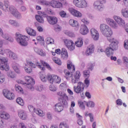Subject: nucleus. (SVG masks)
I'll list each match as a JSON object with an SVG mask.
<instances>
[{"label":"nucleus","instance_id":"1","mask_svg":"<svg viewBox=\"0 0 128 128\" xmlns=\"http://www.w3.org/2000/svg\"><path fill=\"white\" fill-rule=\"evenodd\" d=\"M108 40L110 42V44L106 49L105 52L107 56H111L118 48V42L112 38V37L108 38Z\"/></svg>","mask_w":128,"mask_h":128},{"label":"nucleus","instance_id":"2","mask_svg":"<svg viewBox=\"0 0 128 128\" xmlns=\"http://www.w3.org/2000/svg\"><path fill=\"white\" fill-rule=\"evenodd\" d=\"M64 73L65 74V78L68 80L72 78V84H74L80 82V71H76L74 76H72V72H68V70H64Z\"/></svg>","mask_w":128,"mask_h":128},{"label":"nucleus","instance_id":"3","mask_svg":"<svg viewBox=\"0 0 128 128\" xmlns=\"http://www.w3.org/2000/svg\"><path fill=\"white\" fill-rule=\"evenodd\" d=\"M2 46H4V40L0 38V54H8L10 58L13 60H16L18 58V54L14 53V52H12V51L8 49H5L4 50V49H2Z\"/></svg>","mask_w":128,"mask_h":128},{"label":"nucleus","instance_id":"4","mask_svg":"<svg viewBox=\"0 0 128 128\" xmlns=\"http://www.w3.org/2000/svg\"><path fill=\"white\" fill-rule=\"evenodd\" d=\"M100 30L102 34L107 38V40L112 38L110 36L113 34V32L112 28H110V26L104 24H100Z\"/></svg>","mask_w":128,"mask_h":128},{"label":"nucleus","instance_id":"5","mask_svg":"<svg viewBox=\"0 0 128 128\" xmlns=\"http://www.w3.org/2000/svg\"><path fill=\"white\" fill-rule=\"evenodd\" d=\"M16 40L19 43L20 46H26L28 44V37L26 36L22 35L20 32H16Z\"/></svg>","mask_w":128,"mask_h":128},{"label":"nucleus","instance_id":"6","mask_svg":"<svg viewBox=\"0 0 128 128\" xmlns=\"http://www.w3.org/2000/svg\"><path fill=\"white\" fill-rule=\"evenodd\" d=\"M26 84H27V88L31 90H34V80L30 76H26L25 78Z\"/></svg>","mask_w":128,"mask_h":128},{"label":"nucleus","instance_id":"7","mask_svg":"<svg viewBox=\"0 0 128 128\" xmlns=\"http://www.w3.org/2000/svg\"><path fill=\"white\" fill-rule=\"evenodd\" d=\"M73 4L75 6L79 8H88V2L86 0H74Z\"/></svg>","mask_w":128,"mask_h":128},{"label":"nucleus","instance_id":"8","mask_svg":"<svg viewBox=\"0 0 128 128\" xmlns=\"http://www.w3.org/2000/svg\"><path fill=\"white\" fill-rule=\"evenodd\" d=\"M36 66H38V68H40L41 70H46V68L44 66H46L48 68V70H52V68H50V66L48 64L44 62V61L41 60L40 62L36 61Z\"/></svg>","mask_w":128,"mask_h":128},{"label":"nucleus","instance_id":"9","mask_svg":"<svg viewBox=\"0 0 128 128\" xmlns=\"http://www.w3.org/2000/svg\"><path fill=\"white\" fill-rule=\"evenodd\" d=\"M48 80L50 84H60V80H62L60 76L54 74L49 76Z\"/></svg>","mask_w":128,"mask_h":128},{"label":"nucleus","instance_id":"10","mask_svg":"<svg viewBox=\"0 0 128 128\" xmlns=\"http://www.w3.org/2000/svg\"><path fill=\"white\" fill-rule=\"evenodd\" d=\"M9 12H10L18 20H20L22 18V14L16 10V8L14 6H10V7Z\"/></svg>","mask_w":128,"mask_h":128},{"label":"nucleus","instance_id":"11","mask_svg":"<svg viewBox=\"0 0 128 128\" xmlns=\"http://www.w3.org/2000/svg\"><path fill=\"white\" fill-rule=\"evenodd\" d=\"M10 114L4 112H0V128H4V124L2 118L4 120H8L10 118Z\"/></svg>","mask_w":128,"mask_h":128},{"label":"nucleus","instance_id":"12","mask_svg":"<svg viewBox=\"0 0 128 128\" xmlns=\"http://www.w3.org/2000/svg\"><path fill=\"white\" fill-rule=\"evenodd\" d=\"M78 86H74V90L76 94H82L84 90V84L82 82H78Z\"/></svg>","mask_w":128,"mask_h":128},{"label":"nucleus","instance_id":"13","mask_svg":"<svg viewBox=\"0 0 128 128\" xmlns=\"http://www.w3.org/2000/svg\"><path fill=\"white\" fill-rule=\"evenodd\" d=\"M106 24L112 28H114V30H118V24L116 23L117 22L116 21L110 18H106Z\"/></svg>","mask_w":128,"mask_h":128},{"label":"nucleus","instance_id":"14","mask_svg":"<svg viewBox=\"0 0 128 128\" xmlns=\"http://www.w3.org/2000/svg\"><path fill=\"white\" fill-rule=\"evenodd\" d=\"M64 42L65 46H66V48L69 50H74V43L72 40L68 39L64 40Z\"/></svg>","mask_w":128,"mask_h":128},{"label":"nucleus","instance_id":"15","mask_svg":"<svg viewBox=\"0 0 128 128\" xmlns=\"http://www.w3.org/2000/svg\"><path fill=\"white\" fill-rule=\"evenodd\" d=\"M94 8L98 12H102L104 8V4L100 1L98 0L94 2Z\"/></svg>","mask_w":128,"mask_h":128},{"label":"nucleus","instance_id":"16","mask_svg":"<svg viewBox=\"0 0 128 128\" xmlns=\"http://www.w3.org/2000/svg\"><path fill=\"white\" fill-rule=\"evenodd\" d=\"M3 94L6 98H8V100H14V94L8 90H3Z\"/></svg>","mask_w":128,"mask_h":128},{"label":"nucleus","instance_id":"17","mask_svg":"<svg viewBox=\"0 0 128 128\" xmlns=\"http://www.w3.org/2000/svg\"><path fill=\"white\" fill-rule=\"evenodd\" d=\"M30 66L32 68H36V66H36V64H34V63H32V62H29V64H27L24 67L25 71L28 74H30V72H32V68H30Z\"/></svg>","mask_w":128,"mask_h":128},{"label":"nucleus","instance_id":"18","mask_svg":"<svg viewBox=\"0 0 128 128\" xmlns=\"http://www.w3.org/2000/svg\"><path fill=\"white\" fill-rule=\"evenodd\" d=\"M68 106V102L66 100H64L62 102V103H58L55 105V110L56 112H60L64 110V106Z\"/></svg>","mask_w":128,"mask_h":128},{"label":"nucleus","instance_id":"19","mask_svg":"<svg viewBox=\"0 0 128 128\" xmlns=\"http://www.w3.org/2000/svg\"><path fill=\"white\" fill-rule=\"evenodd\" d=\"M10 2L8 1H4V5L2 2H0V8L4 12H10Z\"/></svg>","mask_w":128,"mask_h":128},{"label":"nucleus","instance_id":"20","mask_svg":"<svg viewBox=\"0 0 128 128\" xmlns=\"http://www.w3.org/2000/svg\"><path fill=\"white\" fill-rule=\"evenodd\" d=\"M68 10L74 16H76V18H82V14L80 11H78V10L73 8H69Z\"/></svg>","mask_w":128,"mask_h":128},{"label":"nucleus","instance_id":"21","mask_svg":"<svg viewBox=\"0 0 128 128\" xmlns=\"http://www.w3.org/2000/svg\"><path fill=\"white\" fill-rule=\"evenodd\" d=\"M91 36L94 40H98L100 38V34L94 28L90 30Z\"/></svg>","mask_w":128,"mask_h":128},{"label":"nucleus","instance_id":"22","mask_svg":"<svg viewBox=\"0 0 128 128\" xmlns=\"http://www.w3.org/2000/svg\"><path fill=\"white\" fill-rule=\"evenodd\" d=\"M114 18L119 26H126V22H124V20L122 18L114 16Z\"/></svg>","mask_w":128,"mask_h":128},{"label":"nucleus","instance_id":"23","mask_svg":"<svg viewBox=\"0 0 128 128\" xmlns=\"http://www.w3.org/2000/svg\"><path fill=\"white\" fill-rule=\"evenodd\" d=\"M46 18L48 22H49L50 24L54 25L58 23V18L54 16H48Z\"/></svg>","mask_w":128,"mask_h":128},{"label":"nucleus","instance_id":"24","mask_svg":"<svg viewBox=\"0 0 128 128\" xmlns=\"http://www.w3.org/2000/svg\"><path fill=\"white\" fill-rule=\"evenodd\" d=\"M80 32L83 36H86L88 34V28L86 26V24H82L80 26Z\"/></svg>","mask_w":128,"mask_h":128},{"label":"nucleus","instance_id":"25","mask_svg":"<svg viewBox=\"0 0 128 128\" xmlns=\"http://www.w3.org/2000/svg\"><path fill=\"white\" fill-rule=\"evenodd\" d=\"M18 116L21 120H26L28 118L26 113L23 110H18Z\"/></svg>","mask_w":128,"mask_h":128},{"label":"nucleus","instance_id":"26","mask_svg":"<svg viewBox=\"0 0 128 128\" xmlns=\"http://www.w3.org/2000/svg\"><path fill=\"white\" fill-rule=\"evenodd\" d=\"M1 36L2 38H4V40L10 42H14V38L10 36L8 34H4V32H2V34H1Z\"/></svg>","mask_w":128,"mask_h":128},{"label":"nucleus","instance_id":"27","mask_svg":"<svg viewBox=\"0 0 128 128\" xmlns=\"http://www.w3.org/2000/svg\"><path fill=\"white\" fill-rule=\"evenodd\" d=\"M94 52V44H91L88 47L87 50L86 52V54L87 56H90Z\"/></svg>","mask_w":128,"mask_h":128},{"label":"nucleus","instance_id":"28","mask_svg":"<svg viewBox=\"0 0 128 128\" xmlns=\"http://www.w3.org/2000/svg\"><path fill=\"white\" fill-rule=\"evenodd\" d=\"M26 30L29 36H36V30L30 27L26 28Z\"/></svg>","mask_w":128,"mask_h":128},{"label":"nucleus","instance_id":"29","mask_svg":"<svg viewBox=\"0 0 128 128\" xmlns=\"http://www.w3.org/2000/svg\"><path fill=\"white\" fill-rule=\"evenodd\" d=\"M51 6L52 8H60L61 6H62V3L57 0H52L51 2Z\"/></svg>","mask_w":128,"mask_h":128},{"label":"nucleus","instance_id":"30","mask_svg":"<svg viewBox=\"0 0 128 128\" xmlns=\"http://www.w3.org/2000/svg\"><path fill=\"white\" fill-rule=\"evenodd\" d=\"M68 51L66 48H62L61 52V58H62V60H68Z\"/></svg>","mask_w":128,"mask_h":128},{"label":"nucleus","instance_id":"31","mask_svg":"<svg viewBox=\"0 0 128 128\" xmlns=\"http://www.w3.org/2000/svg\"><path fill=\"white\" fill-rule=\"evenodd\" d=\"M12 68L16 74H20V64L16 62H14L12 64Z\"/></svg>","mask_w":128,"mask_h":128},{"label":"nucleus","instance_id":"32","mask_svg":"<svg viewBox=\"0 0 128 128\" xmlns=\"http://www.w3.org/2000/svg\"><path fill=\"white\" fill-rule=\"evenodd\" d=\"M34 50L35 52H36L38 54L41 56H46V52L42 49H39L38 48H34Z\"/></svg>","mask_w":128,"mask_h":128},{"label":"nucleus","instance_id":"33","mask_svg":"<svg viewBox=\"0 0 128 128\" xmlns=\"http://www.w3.org/2000/svg\"><path fill=\"white\" fill-rule=\"evenodd\" d=\"M8 24L10 26H14L15 28H18V26H20V24L16 20H8Z\"/></svg>","mask_w":128,"mask_h":128},{"label":"nucleus","instance_id":"34","mask_svg":"<svg viewBox=\"0 0 128 128\" xmlns=\"http://www.w3.org/2000/svg\"><path fill=\"white\" fill-rule=\"evenodd\" d=\"M75 44L78 48H82V44H84V40L82 38H78L75 42Z\"/></svg>","mask_w":128,"mask_h":128},{"label":"nucleus","instance_id":"35","mask_svg":"<svg viewBox=\"0 0 128 128\" xmlns=\"http://www.w3.org/2000/svg\"><path fill=\"white\" fill-rule=\"evenodd\" d=\"M122 14L124 18H128V8H124L122 10Z\"/></svg>","mask_w":128,"mask_h":128},{"label":"nucleus","instance_id":"36","mask_svg":"<svg viewBox=\"0 0 128 128\" xmlns=\"http://www.w3.org/2000/svg\"><path fill=\"white\" fill-rule=\"evenodd\" d=\"M78 106L82 110H86V106H84V102L82 101L79 100H78Z\"/></svg>","mask_w":128,"mask_h":128},{"label":"nucleus","instance_id":"37","mask_svg":"<svg viewBox=\"0 0 128 128\" xmlns=\"http://www.w3.org/2000/svg\"><path fill=\"white\" fill-rule=\"evenodd\" d=\"M69 24L71 26H78V22L76 20H69Z\"/></svg>","mask_w":128,"mask_h":128},{"label":"nucleus","instance_id":"38","mask_svg":"<svg viewBox=\"0 0 128 128\" xmlns=\"http://www.w3.org/2000/svg\"><path fill=\"white\" fill-rule=\"evenodd\" d=\"M52 60L54 62H55V64H58V66H62V62L60 58L57 57H54L52 58Z\"/></svg>","mask_w":128,"mask_h":128},{"label":"nucleus","instance_id":"39","mask_svg":"<svg viewBox=\"0 0 128 128\" xmlns=\"http://www.w3.org/2000/svg\"><path fill=\"white\" fill-rule=\"evenodd\" d=\"M35 18L36 20L40 22V24H44V18L42 16H40L39 15H36Z\"/></svg>","mask_w":128,"mask_h":128},{"label":"nucleus","instance_id":"40","mask_svg":"<svg viewBox=\"0 0 128 128\" xmlns=\"http://www.w3.org/2000/svg\"><path fill=\"white\" fill-rule=\"evenodd\" d=\"M7 76L9 78H16V74H14V72L12 71H8L7 72Z\"/></svg>","mask_w":128,"mask_h":128},{"label":"nucleus","instance_id":"41","mask_svg":"<svg viewBox=\"0 0 128 128\" xmlns=\"http://www.w3.org/2000/svg\"><path fill=\"white\" fill-rule=\"evenodd\" d=\"M16 102L18 104L22 106L24 105V100L21 98H18L16 100Z\"/></svg>","mask_w":128,"mask_h":128},{"label":"nucleus","instance_id":"42","mask_svg":"<svg viewBox=\"0 0 128 128\" xmlns=\"http://www.w3.org/2000/svg\"><path fill=\"white\" fill-rule=\"evenodd\" d=\"M46 42L47 44H54V40L52 38L48 37L46 38Z\"/></svg>","mask_w":128,"mask_h":128},{"label":"nucleus","instance_id":"43","mask_svg":"<svg viewBox=\"0 0 128 128\" xmlns=\"http://www.w3.org/2000/svg\"><path fill=\"white\" fill-rule=\"evenodd\" d=\"M67 67L68 70H72L73 72L74 70H76V68L74 67V64H72V62H70L69 64H68Z\"/></svg>","mask_w":128,"mask_h":128},{"label":"nucleus","instance_id":"44","mask_svg":"<svg viewBox=\"0 0 128 128\" xmlns=\"http://www.w3.org/2000/svg\"><path fill=\"white\" fill-rule=\"evenodd\" d=\"M86 104L88 108H94L96 104L92 101H88L86 102Z\"/></svg>","mask_w":128,"mask_h":128},{"label":"nucleus","instance_id":"45","mask_svg":"<svg viewBox=\"0 0 128 128\" xmlns=\"http://www.w3.org/2000/svg\"><path fill=\"white\" fill-rule=\"evenodd\" d=\"M15 89L18 92H22V88L20 86H18V84L15 85Z\"/></svg>","mask_w":128,"mask_h":128},{"label":"nucleus","instance_id":"46","mask_svg":"<svg viewBox=\"0 0 128 128\" xmlns=\"http://www.w3.org/2000/svg\"><path fill=\"white\" fill-rule=\"evenodd\" d=\"M34 112H36V114H38V116H42V114H44V112L40 109H36Z\"/></svg>","mask_w":128,"mask_h":128},{"label":"nucleus","instance_id":"47","mask_svg":"<svg viewBox=\"0 0 128 128\" xmlns=\"http://www.w3.org/2000/svg\"><path fill=\"white\" fill-rule=\"evenodd\" d=\"M40 78L42 82H46V80H48L46 76L44 74H41V75L40 76Z\"/></svg>","mask_w":128,"mask_h":128},{"label":"nucleus","instance_id":"48","mask_svg":"<svg viewBox=\"0 0 128 128\" xmlns=\"http://www.w3.org/2000/svg\"><path fill=\"white\" fill-rule=\"evenodd\" d=\"M28 108L30 112H36V109L32 106V105H28Z\"/></svg>","mask_w":128,"mask_h":128},{"label":"nucleus","instance_id":"49","mask_svg":"<svg viewBox=\"0 0 128 128\" xmlns=\"http://www.w3.org/2000/svg\"><path fill=\"white\" fill-rule=\"evenodd\" d=\"M65 34L70 38H74V34L72 32L68 31Z\"/></svg>","mask_w":128,"mask_h":128},{"label":"nucleus","instance_id":"50","mask_svg":"<svg viewBox=\"0 0 128 128\" xmlns=\"http://www.w3.org/2000/svg\"><path fill=\"white\" fill-rule=\"evenodd\" d=\"M35 90H36L38 92H42V90H44V86L40 85L39 86H36Z\"/></svg>","mask_w":128,"mask_h":128},{"label":"nucleus","instance_id":"51","mask_svg":"<svg viewBox=\"0 0 128 128\" xmlns=\"http://www.w3.org/2000/svg\"><path fill=\"white\" fill-rule=\"evenodd\" d=\"M123 61L124 62V64L126 68H128V58L126 56L124 57Z\"/></svg>","mask_w":128,"mask_h":128},{"label":"nucleus","instance_id":"52","mask_svg":"<svg viewBox=\"0 0 128 128\" xmlns=\"http://www.w3.org/2000/svg\"><path fill=\"white\" fill-rule=\"evenodd\" d=\"M60 128H68V124H66L62 122L60 124Z\"/></svg>","mask_w":128,"mask_h":128},{"label":"nucleus","instance_id":"53","mask_svg":"<svg viewBox=\"0 0 128 128\" xmlns=\"http://www.w3.org/2000/svg\"><path fill=\"white\" fill-rule=\"evenodd\" d=\"M54 30L56 31L57 32H60L62 30V28H60V26L59 25H56L54 27Z\"/></svg>","mask_w":128,"mask_h":128},{"label":"nucleus","instance_id":"54","mask_svg":"<svg viewBox=\"0 0 128 128\" xmlns=\"http://www.w3.org/2000/svg\"><path fill=\"white\" fill-rule=\"evenodd\" d=\"M59 14L61 18H66V12L64 10H61Z\"/></svg>","mask_w":128,"mask_h":128},{"label":"nucleus","instance_id":"55","mask_svg":"<svg viewBox=\"0 0 128 128\" xmlns=\"http://www.w3.org/2000/svg\"><path fill=\"white\" fill-rule=\"evenodd\" d=\"M90 70H86L84 72V74L85 76V78H90Z\"/></svg>","mask_w":128,"mask_h":128},{"label":"nucleus","instance_id":"56","mask_svg":"<svg viewBox=\"0 0 128 128\" xmlns=\"http://www.w3.org/2000/svg\"><path fill=\"white\" fill-rule=\"evenodd\" d=\"M94 64L92 63H89L88 66V70H92L94 69Z\"/></svg>","mask_w":128,"mask_h":128},{"label":"nucleus","instance_id":"57","mask_svg":"<svg viewBox=\"0 0 128 128\" xmlns=\"http://www.w3.org/2000/svg\"><path fill=\"white\" fill-rule=\"evenodd\" d=\"M40 2L42 4H43L44 6H48V4H50V2L44 0H42Z\"/></svg>","mask_w":128,"mask_h":128},{"label":"nucleus","instance_id":"58","mask_svg":"<svg viewBox=\"0 0 128 128\" xmlns=\"http://www.w3.org/2000/svg\"><path fill=\"white\" fill-rule=\"evenodd\" d=\"M46 118H48V120H52V115L50 112H48L46 114Z\"/></svg>","mask_w":128,"mask_h":128},{"label":"nucleus","instance_id":"59","mask_svg":"<svg viewBox=\"0 0 128 128\" xmlns=\"http://www.w3.org/2000/svg\"><path fill=\"white\" fill-rule=\"evenodd\" d=\"M50 90L52 92H56V88L54 86L51 85L49 86Z\"/></svg>","mask_w":128,"mask_h":128},{"label":"nucleus","instance_id":"60","mask_svg":"<svg viewBox=\"0 0 128 128\" xmlns=\"http://www.w3.org/2000/svg\"><path fill=\"white\" fill-rule=\"evenodd\" d=\"M84 84L86 86V88H88L90 86V80H88V78H86L84 80Z\"/></svg>","mask_w":128,"mask_h":128},{"label":"nucleus","instance_id":"61","mask_svg":"<svg viewBox=\"0 0 128 128\" xmlns=\"http://www.w3.org/2000/svg\"><path fill=\"white\" fill-rule=\"evenodd\" d=\"M116 103L118 106H122V101L120 99H118L116 100Z\"/></svg>","mask_w":128,"mask_h":128},{"label":"nucleus","instance_id":"62","mask_svg":"<svg viewBox=\"0 0 128 128\" xmlns=\"http://www.w3.org/2000/svg\"><path fill=\"white\" fill-rule=\"evenodd\" d=\"M31 122H33V124H36V117L33 116L31 118Z\"/></svg>","mask_w":128,"mask_h":128},{"label":"nucleus","instance_id":"63","mask_svg":"<svg viewBox=\"0 0 128 128\" xmlns=\"http://www.w3.org/2000/svg\"><path fill=\"white\" fill-rule=\"evenodd\" d=\"M82 22L84 24H90V21L86 18H83L82 20Z\"/></svg>","mask_w":128,"mask_h":128},{"label":"nucleus","instance_id":"64","mask_svg":"<svg viewBox=\"0 0 128 128\" xmlns=\"http://www.w3.org/2000/svg\"><path fill=\"white\" fill-rule=\"evenodd\" d=\"M124 48L126 50H128V40H125L124 42Z\"/></svg>","mask_w":128,"mask_h":128}]
</instances>
